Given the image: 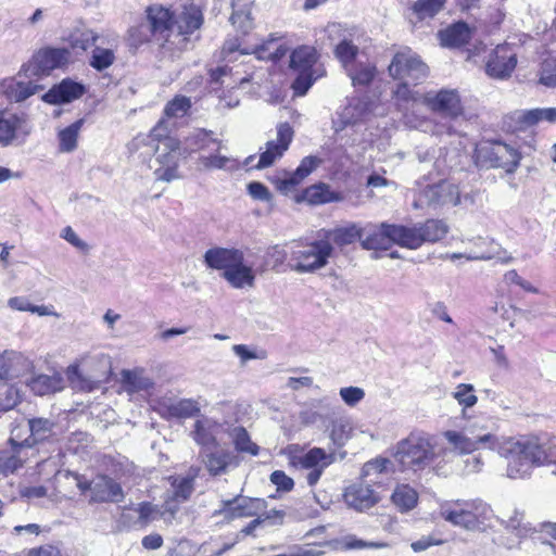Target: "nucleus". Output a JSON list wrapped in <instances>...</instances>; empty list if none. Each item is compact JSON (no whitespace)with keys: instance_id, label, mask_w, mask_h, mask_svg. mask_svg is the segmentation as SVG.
Segmentation results:
<instances>
[{"instance_id":"63","label":"nucleus","mask_w":556,"mask_h":556,"mask_svg":"<svg viewBox=\"0 0 556 556\" xmlns=\"http://www.w3.org/2000/svg\"><path fill=\"white\" fill-rule=\"evenodd\" d=\"M248 190L250 194L257 200L269 201L271 199V194L268 188L258 181H252L248 185Z\"/></svg>"},{"instance_id":"11","label":"nucleus","mask_w":556,"mask_h":556,"mask_svg":"<svg viewBox=\"0 0 556 556\" xmlns=\"http://www.w3.org/2000/svg\"><path fill=\"white\" fill-rule=\"evenodd\" d=\"M265 509H267V502L264 498L236 495L223 501L214 516H223L227 522H230L236 519L257 517Z\"/></svg>"},{"instance_id":"9","label":"nucleus","mask_w":556,"mask_h":556,"mask_svg":"<svg viewBox=\"0 0 556 556\" xmlns=\"http://www.w3.org/2000/svg\"><path fill=\"white\" fill-rule=\"evenodd\" d=\"M422 103L427 109L445 119L456 121L465 115L462 97L456 89H440L424 94Z\"/></svg>"},{"instance_id":"8","label":"nucleus","mask_w":556,"mask_h":556,"mask_svg":"<svg viewBox=\"0 0 556 556\" xmlns=\"http://www.w3.org/2000/svg\"><path fill=\"white\" fill-rule=\"evenodd\" d=\"M393 245L405 248L404 225L392 223L370 224L364 228L361 247L364 250L387 251Z\"/></svg>"},{"instance_id":"38","label":"nucleus","mask_w":556,"mask_h":556,"mask_svg":"<svg viewBox=\"0 0 556 556\" xmlns=\"http://www.w3.org/2000/svg\"><path fill=\"white\" fill-rule=\"evenodd\" d=\"M231 458L232 457L229 452L218 450L206 454L204 464L210 475L215 477L224 473L227 470Z\"/></svg>"},{"instance_id":"40","label":"nucleus","mask_w":556,"mask_h":556,"mask_svg":"<svg viewBox=\"0 0 556 556\" xmlns=\"http://www.w3.org/2000/svg\"><path fill=\"white\" fill-rule=\"evenodd\" d=\"M232 443L236 451L239 453L249 454L251 456H256L260 453V446L251 440L244 427L240 426L233 429Z\"/></svg>"},{"instance_id":"3","label":"nucleus","mask_w":556,"mask_h":556,"mask_svg":"<svg viewBox=\"0 0 556 556\" xmlns=\"http://www.w3.org/2000/svg\"><path fill=\"white\" fill-rule=\"evenodd\" d=\"M521 160V151L503 140L482 139L473 150V161L478 167L502 169L507 175L516 173Z\"/></svg>"},{"instance_id":"49","label":"nucleus","mask_w":556,"mask_h":556,"mask_svg":"<svg viewBox=\"0 0 556 556\" xmlns=\"http://www.w3.org/2000/svg\"><path fill=\"white\" fill-rule=\"evenodd\" d=\"M453 397L464 408H470L478 402L473 386L469 383H459L453 393Z\"/></svg>"},{"instance_id":"16","label":"nucleus","mask_w":556,"mask_h":556,"mask_svg":"<svg viewBox=\"0 0 556 556\" xmlns=\"http://www.w3.org/2000/svg\"><path fill=\"white\" fill-rule=\"evenodd\" d=\"M33 371L31 362L22 353L5 351L0 355V379L5 382L21 381Z\"/></svg>"},{"instance_id":"44","label":"nucleus","mask_w":556,"mask_h":556,"mask_svg":"<svg viewBox=\"0 0 556 556\" xmlns=\"http://www.w3.org/2000/svg\"><path fill=\"white\" fill-rule=\"evenodd\" d=\"M288 257L290 258V254L282 247L278 244L268 247L264 255V267L280 271Z\"/></svg>"},{"instance_id":"50","label":"nucleus","mask_w":556,"mask_h":556,"mask_svg":"<svg viewBox=\"0 0 556 556\" xmlns=\"http://www.w3.org/2000/svg\"><path fill=\"white\" fill-rule=\"evenodd\" d=\"M376 76V66L374 65H357L350 72V77L354 86H368L371 84Z\"/></svg>"},{"instance_id":"23","label":"nucleus","mask_w":556,"mask_h":556,"mask_svg":"<svg viewBox=\"0 0 556 556\" xmlns=\"http://www.w3.org/2000/svg\"><path fill=\"white\" fill-rule=\"evenodd\" d=\"M323 240H327L331 245L344 248L357 241H362L364 228L356 223H349L331 229H323L320 231Z\"/></svg>"},{"instance_id":"42","label":"nucleus","mask_w":556,"mask_h":556,"mask_svg":"<svg viewBox=\"0 0 556 556\" xmlns=\"http://www.w3.org/2000/svg\"><path fill=\"white\" fill-rule=\"evenodd\" d=\"M192 108L190 98L181 94H176L169 100L163 110V116L166 118L182 117L189 113Z\"/></svg>"},{"instance_id":"52","label":"nucleus","mask_w":556,"mask_h":556,"mask_svg":"<svg viewBox=\"0 0 556 556\" xmlns=\"http://www.w3.org/2000/svg\"><path fill=\"white\" fill-rule=\"evenodd\" d=\"M29 430L34 440L43 441L52 432L54 424L47 418H33L29 419Z\"/></svg>"},{"instance_id":"56","label":"nucleus","mask_w":556,"mask_h":556,"mask_svg":"<svg viewBox=\"0 0 556 556\" xmlns=\"http://www.w3.org/2000/svg\"><path fill=\"white\" fill-rule=\"evenodd\" d=\"M175 154H170L167 157V163H161L165 167L157 168L155 170V175L157 179L163 181H172L173 179L178 178V163L177 160H172Z\"/></svg>"},{"instance_id":"21","label":"nucleus","mask_w":556,"mask_h":556,"mask_svg":"<svg viewBox=\"0 0 556 556\" xmlns=\"http://www.w3.org/2000/svg\"><path fill=\"white\" fill-rule=\"evenodd\" d=\"M86 89L80 83L71 78H64L59 84L52 86L42 97L43 101L49 104L70 103L84 96Z\"/></svg>"},{"instance_id":"25","label":"nucleus","mask_w":556,"mask_h":556,"mask_svg":"<svg viewBox=\"0 0 556 556\" xmlns=\"http://www.w3.org/2000/svg\"><path fill=\"white\" fill-rule=\"evenodd\" d=\"M555 439L556 437L551 438L545 443H540L538 439H530L522 444L521 453L527 459L536 465L556 463V459L552 457L556 452Z\"/></svg>"},{"instance_id":"2","label":"nucleus","mask_w":556,"mask_h":556,"mask_svg":"<svg viewBox=\"0 0 556 556\" xmlns=\"http://www.w3.org/2000/svg\"><path fill=\"white\" fill-rule=\"evenodd\" d=\"M204 263L207 268L220 271L222 277L233 288L254 285L253 268L245 264L244 253L240 249L211 248L204 254Z\"/></svg>"},{"instance_id":"34","label":"nucleus","mask_w":556,"mask_h":556,"mask_svg":"<svg viewBox=\"0 0 556 556\" xmlns=\"http://www.w3.org/2000/svg\"><path fill=\"white\" fill-rule=\"evenodd\" d=\"M128 510H132L138 515L132 522L130 520L127 521L128 527L137 529L147 528L159 516L157 506L148 501L140 502L136 507L128 508Z\"/></svg>"},{"instance_id":"30","label":"nucleus","mask_w":556,"mask_h":556,"mask_svg":"<svg viewBox=\"0 0 556 556\" xmlns=\"http://www.w3.org/2000/svg\"><path fill=\"white\" fill-rule=\"evenodd\" d=\"M65 375L72 389L91 392L99 387L97 377L93 375H84L77 363L70 365L65 370Z\"/></svg>"},{"instance_id":"37","label":"nucleus","mask_w":556,"mask_h":556,"mask_svg":"<svg viewBox=\"0 0 556 556\" xmlns=\"http://www.w3.org/2000/svg\"><path fill=\"white\" fill-rule=\"evenodd\" d=\"M40 86L31 81H14L7 85L4 93L7 98L14 102H22L35 94Z\"/></svg>"},{"instance_id":"17","label":"nucleus","mask_w":556,"mask_h":556,"mask_svg":"<svg viewBox=\"0 0 556 556\" xmlns=\"http://www.w3.org/2000/svg\"><path fill=\"white\" fill-rule=\"evenodd\" d=\"M184 144V148L180 146V153H177V155L187 159L192 153L207 149L218 152L223 147V141L215 137L213 130L197 128L185 138Z\"/></svg>"},{"instance_id":"48","label":"nucleus","mask_w":556,"mask_h":556,"mask_svg":"<svg viewBox=\"0 0 556 556\" xmlns=\"http://www.w3.org/2000/svg\"><path fill=\"white\" fill-rule=\"evenodd\" d=\"M273 41L264 42L260 46H256L255 55L260 60H270L273 62L280 61L288 52V48L283 45L277 46L273 51L270 50V46Z\"/></svg>"},{"instance_id":"29","label":"nucleus","mask_w":556,"mask_h":556,"mask_svg":"<svg viewBox=\"0 0 556 556\" xmlns=\"http://www.w3.org/2000/svg\"><path fill=\"white\" fill-rule=\"evenodd\" d=\"M541 122L556 123V108L532 109L522 111L517 118L519 130H526Z\"/></svg>"},{"instance_id":"64","label":"nucleus","mask_w":556,"mask_h":556,"mask_svg":"<svg viewBox=\"0 0 556 556\" xmlns=\"http://www.w3.org/2000/svg\"><path fill=\"white\" fill-rule=\"evenodd\" d=\"M23 466V460L17 455H10L2 460L0 469L4 475L13 473Z\"/></svg>"},{"instance_id":"51","label":"nucleus","mask_w":556,"mask_h":556,"mask_svg":"<svg viewBox=\"0 0 556 556\" xmlns=\"http://www.w3.org/2000/svg\"><path fill=\"white\" fill-rule=\"evenodd\" d=\"M334 54L346 66L355 61L358 48L351 40H342L336 46Z\"/></svg>"},{"instance_id":"60","label":"nucleus","mask_w":556,"mask_h":556,"mask_svg":"<svg viewBox=\"0 0 556 556\" xmlns=\"http://www.w3.org/2000/svg\"><path fill=\"white\" fill-rule=\"evenodd\" d=\"M193 439L200 445H207L214 441V437L201 420H197L194 424Z\"/></svg>"},{"instance_id":"28","label":"nucleus","mask_w":556,"mask_h":556,"mask_svg":"<svg viewBox=\"0 0 556 556\" xmlns=\"http://www.w3.org/2000/svg\"><path fill=\"white\" fill-rule=\"evenodd\" d=\"M30 391L36 395H50L61 392L65 388V382L60 372L53 375H37L27 382Z\"/></svg>"},{"instance_id":"55","label":"nucleus","mask_w":556,"mask_h":556,"mask_svg":"<svg viewBox=\"0 0 556 556\" xmlns=\"http://www.w3.org/2000/svg\"><path fill=\"white\" fill-rule=\"evenodd\" d=\"M302 179L295 175V173H285L282 177H277L274 180L276 189L283 193L289 194L296 190V188L302 184Z\"/></svg>"},{"instance_id":"20","label":"nucleus","mask_w":556,"mask_h":556,"mask_svg":"<svg viewBox=\"0 0 556 556\" xmlns=\"http://www.w3.org/2000/svg\"><path fill=\"white\" fill-rule=\"evenodd\" d=\"M149 138L152 142L156 143V150L160 148V144L164 146L166 152L159 156L160 163H167V157L170 154L180 153V140L172 136L167 119L164 116L152 127Z\"/></svg>"},{"instance_id":"39","label":"nucleus","mask_w":556,"mask_h":556,"mask_svg":"<svg viewBox=\"0 0 556 556\" xmlns=\"http://www.w3.org/2000/svg\"><path fill=\"white\" fill-rule=\"evenodd\" d=\"M84 119H77L59 132V147L62 152H72L77 147L79 130Z\"/></svg>"},{"instance_id":"13","label":"nucleus","mask_w":556,"mask_h":556,"mask_svg":"<svg viewBox=\"0 0 556 556\" xmlns=\"http://www.w3.org/2000/svg\"><path fill=\"white\" fill-rule=\"evenodd\" d=\"M517 62V53L513 45H497L489 55L485 72L492 78L505 79L511 76Z\"/></svg>"},{"instance_id":"5","label":"nucleus","mask_w":556,"mask_h":556,"mask_svg":"<svg viewBox=\"0 0 556 556\" xmlns=\"http://www.w3.org/2000/svg\"><path fill=\"white\" fill-rule=\"evenodd\" d=\"M319 59L320 53L311 45H301L291 51L289 67L296 73V77L291 84L294 96H305L317 78L321 76L316 68Z\"/></svg>"},{"instance_id":"24","label":"nucleus","mask_w":556,"mask_h":556,"mask_svg":"<svg viewBox=\"0 0 556 556\" xmlns=\"http://www.w3.org/2000/svg\"><path fill=\"white\" fill-rule=\"evenodd\" d=\"M444 438L460 454H471L479 450L481 445L489 444L490 446H494L497 443V438L491 433H486L478 437L476 440H471L460 432L447 430L444 432Z\"/></svg>"},{"instance_id":"19","label":"nucleus","mask_w":556,"mask_h":556,"mask_svg":"<svg viewBox=\"0 0 556 556\" xmlns=\"http://www.w3.org/2000/svg\"><path fill=\"white\" fill-rule=\"evenodd\" d=\"M344 500L349 506L363 511L377 505L380 496L371 485L361 481L346 488Z\"/></svg>"},{"instance_id":"59","label":"nucleus","mask_w":556,"mask_h":556,"mask_svg":"<svg viewBox=\"0 0 556 556\" xmlns=\"http://www.w3.org/2000/svg\"><path fill=\"white\" fill-rule=\"evenodd\" d=\"M262 523L268 522L271 526H280L285 521L286 511L281 509L264 510L257 515Z\"/></svg>"},{"instance_id":"6","label":"nucleus","mask_w":556,"mask_h":556,"mask_svg":"<svg viewBox=\"0 0 556 556\" xmlns=\"http://www.w3.org/2000/svg\"><path fill=\"white\" fill-rule=\"evenodd\" d=\"M334 248L327 240L298 241L290 252L289 266L292 270L314 273L328 264Z\"/></svg>"},{"instance_id":"46","label":"nucleus","mask_w":556,"mask_h":556,"mask_svg":"<svg viewBox=\"0 0 556 556\" xmlns=\"http://www.w3.org/2000/svg\"><path fill=\"white\" fill-rule=\"evenodd\" d=\"M235 161L218 153L200 156L198 164L205 170L232 168Z\"/></svg>"},{"instance_id":"22","label":"nucleus","mask_w":556,"mask_h":556,"mask_svg":"<svg viewBox=\"0 0 556 556\" xmlns=\"http://www.w3.org/2000/svg\"><path fill=\"white\" fill-rule=\"evenodd\" d=\"M26 117L24 114H17L8 109L0 108V146H10L21 134H27L25 130Z\"/></svg>"},{"instance_id":"32","label":"nucleus","mask_w":556,"mask_h":556,"mask_svg":"<svg viewBox=\"0 0 556 556\" xmlns=\"http://www.w3.org/2000/svg\"><path fill=\"white\" fill-rule=\"evenodd\" d=\"M441 517L454 526L470 528L476 523V516L470 510L464 509L458 504L446 505L441 508Z\"/></svg>"},{"instance_id":"57","label":"nucleus","mask_w":556,"mask_h":556,"mask_svg":"<svg viewBox=\"0 0 556 556\" xmlns=\"http://www.w3.org/2000/svg\"><path fill=\"white\" fill-rule=\"evenodd\" d=\"M270 481L278 491L290 492L294 488V481L282 470H275L270 475Z\"/></svg>"},{"instance_id":"61","label":"nucleus","mask_w":556,"mask_h":556,"mask_svg":"<svg viewBox=\"0 0 556 556\" xmlns=\"http://www.w3.org/2000/svg\"><path fill=\"white\" fill-rule=\"evenodd\" d=\"M12 394V388L0 386V412H8L16 405V399Z\"/></svg>"},{"instance_id":"31","label":"nucleus","mask_w":556,"mask_h":556,"mask_svg":"<svg viewBox=\"0 0 556 556\" xmlns=\"http://www.w3.org/2000/svg\"><path fill=\"white\" fill-rule=\"evenodd\" d=\"M169 482L173 488L172 495L165 501L166 505L169 506L172 502L184 503L188 501L194 490L193 477H169Z\"/></svg>"},{"instance_id":"27","label":"nucleus","mask_w":556,"mask_h":556,"mask_svg":"<svg viewBox=\"0 0 556 556\" xmlns=\"http://www.w3.org/2000/svg\"><path fill=\"white\" fill-rule=\"evenodd\" d=\"M339 200H341L340 194L331 191L330 187L325 182L312 185L295 197L296 202H307L311 205H320Z\"/></svg>"},{"instance_id":"43","label":"nucleus","mask_w":556,"mask_h":556,"mask_svg":"<svg viewBox=\"0 0 556 556\" xmlns=\"http://www.w3.org/2000/svg\"><path fill=\"white\" fill-rule=\"evenodd\" d=\"M98 39V34L92 30H83L73 33L70 36L68 43L72 50L86 52L90 48L96 47Z\"/></svg>"},{"instance_id":"58","label":"nucleus","mask_w":556,"mask_h":556,"mask_svg":"<svg viewBox=\"0 0 556 556\" xmlns=\"http://www.w3.org/2000/svg\"><path fill=\"white\" fill-rule=\"evenodd\" d=\"M320 163L317 156L308 155L302 159L300 165L294 170L300 179L304 180Z\"/></svg>"},{"instance_id":"36","label":"nucleus","mask_w":556,"mask_h":556,"mask_svg":"<svg viewBox=\"0 0 556 556\" xmlns=\"http://www.w3.org/2000/svg\"><path fill=\"white\" fill-rule=\"evenodd\" d=\"M167 417L191 418L200 414V406L195 400L182 399L165 406Z\"/></svg>"},{"instance_id":"54","label":"nucleus","mask_w":556,"mask_h":556,"mask_svg":"<svg viewBox=\"0 0 556 556\" xmlns=\"http://www.w3.org/2000/svg\"><path fill=\"white\" fill-rule=\"evenodd\" d=\"M256 45H251L244 39L238 37L229 38L223 46V51L227 54L239 52L240 54H255Z\"/></svg>"},{"instance_id":"1","label":"nucleus","mask_w":556,"mask_h":556,"mask_svg":"<svg viewBox=\"0 0 556 556\" xmlns=\"http://www.w3.org/2000/svg\"><path fill=\"white\" fill-rule=\"evenodd\" d=\"M204 25V12L192 0L182 2L177 10L173 5L152 3L144 9V22L132 25L127 30V43L138 49L155 41L160 47L172 50L174 33L180 49L187 47L191 37Z\"/></svg>"},{"instance_id":"10","label":"nucleus","mask_w":556,"mask_h":556,"mask_svg":"<svg viewBox=\"0 0 556 556\" xmlns=\"http://www.w3.org/2000/svg\"><path fill=\"white\" fill-rule=\"evenodd\" d=\"M447 225L441 219L429 218L418 225H404L405 249L417 250L425 243H435L446 237Z\"/></svg>"},{"instance_id":"41","label":"nucleus","mask_w":556,"mask_h":556,"mask_svg":"<svg viewBox=\"0 0 556 556\" xmlns=\"http://www.w3.org/2000/svg\"><path fill=\"white\" fill-rule=\"evenodd\" d=\"M116 61L114 50L103 47H94L89 58V65L97 72L110 68Z\"/></svg>"},{"instance_id":"14","label":"nucleus","mask_w":556,"mask_h":556,"mask_svg":"<svg viewBox=\"0 0 556 556\" xmlns=\"http://www.w3.org/2000/svg\"><path fill=\"white\" fill-rule=\"evenodd\" d=\"M293 137V128L288 122L278 124L277 140H270L266 143V149L261 152L255 168L262 169L271 166L289 149Z\"/></svg>"},{"instance_id":"4","label":"nucleus","mask_w":556,"mask_h":556,"mask_svg":"<svg viewBox=\"0 0 556 556\" xmlns=\"http://www.w3.org/2000/svg\"><path fill=\"white\" fill-rule=\"evenodd\" d=\"M393 457L402 471H420L434 462L435 445L429 435L410 432L397 442Z\"/></svg>"},{"instance_id":"18","label":"nucleus","mask_w":556,"mask_h":556,"mask_svg":"<svg viewBox=\"0 0 556 556\" xmlns=\"http://www.w3.org/2000/svg\"><path fill=\"white\" fill-rule=\"evenodd\" d=\"M124 498L122 485L108 475L93 479L89 503H118Z\"/></svg>"},{"instance_id":"15","label":"nucleus","mask_w":556,"mask_h":556,"mask_svg":"<svg viewBox=\"0 0 556 556\" xmlns=\"http://www.w3.org/2000/svg\"><path fill=\"white\" fill-rule=\"evenodd\" d=\"M290 460L292 465L309 470L306 480L313 486L318 482L324 470L333 462V456L327 454L321 447H313L302 456H291Z\"/></svg>"},{"instance_id":"12","label":"nucleus","mask_w":556,"mask_h":556,"mask_svg":"<svg viewBox=\"0 0 556 556\" xmlns=\"http://www.w3.org/2000/svg\"><path fill=\"white\" fill-rule=\"evenodd\" d=\"M70 56L66 48L45 47L33 55L26 71L37 77L48 76L53 70L67 65Z\"/></svg>"},{"instance_id":"26","label":"nucleus","mask_w":556,"mask_h":556,"mask_svg":"<svg viewBox=\"0 0 556 556\" xmlns=\"http://www.w3.org/2000/svg\"><path fill=\"white\" fill-rule=\"evenodd\" d=\"M442 47L460 48L466 46L471 38V31L465 22H456L438 33Z\"/></svg>"},{"instance_id":"33","label":"nucleus","mask_w":556,"mask_h":556,"mask_svg":"<svg viewBox=\"0 0 556 556\" xmlns=\"http://www.w3.org/2000/svg\"><path fill=\"white\" fill-rule=\"evenodd\" d=\"M391 501L401 513H407L416 507L418 493L408 484H399L391 495Z\"/></svg>"},{"instance_id":"45","label":"nucleus","mask_w":556,"mask_h":556,"mask_svg":"<svg viewBox=\"0 0 556 556\" xmlns=\"http://www.w3.org/2000/svg\"><path fill=\"white\" fill-rule=\"evenodd\" d=\"M410 81H399L393 90V98L399 104L416 103L421 101L424 94L410 88Z\"/></svg>"},{"instance_id":"7","label":"nucleus","mask_w":556,"mask_h":556,"mask_svg":"<svg viewBox=\"0 0 556 556\" xmlns=\"http://www.w3.org/2000/svg\"><path fill=\"white\" fill-rule=\"evenodd\" d=\"M388 73L394 80L417 86L427 79L429 67L410 48H405L393 55Z\"/></svg>"},{"instance_id":"62","label":"nucleus","mask_w":556,"mask_h":556,"mask_svg":"<svg viewBox=\"0 0 556 556\" xmlns=\"http://www.w3.org/2000/svg\"><path fill=\"white\" fill-rule=\"evenodd\" d=\"M340 395L346 404L354 405L364 397L365 393L361 388L348 387L340 390Z\"/></svg>"},{"instance_id":"53","label":"nucleus","mask_w":556,"mask_h":556,"mask_svg":"<svg viewBox=\"0 0 556 556\" xmlns=\"http://www.w3.org/2000/svg\"><path fill=\"white\" fill-rule=\"evenodd\" d=\"M237 4L232 2V13L230 15V22L238 29L242 30L243 35L247 36L249 29L253 26V20L249 10H239L236 8Z\"/></svg>"},{"instance_id":"47","label":"nucleus","mask_w":556,"mask_h":556,"mask_svg":"<svg viewBox=\"0 0 556 556\" xmlns=\"http://www.w3.org/2000/svg\"><path fill=\"white\" fill-rule=\"evenodd\" d=\"M539 83L548 88H556V59L546 58L539 71Z\"/></svg>"},{"instance_id":"35","label":"nucleus","mask_w":556,"mask_h":556,"mask_svg":"<svg viewBox=\"0 0 556 556\" xmlns=\"http://www.w3.org/2000/svg\"><path fill=\"white\" fill-rule=\"evenodd\" d=\"M445 4L446 0H416L409 9L416 20L421 22L433 18L444 9Z\"/></svg>"}]
</instances>
